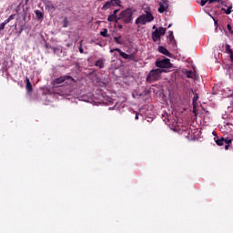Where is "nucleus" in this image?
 Masks as SVG:
<instances>
[{"mask_svg": "<svg viewBox=\"0 0 233 233\" xmlns=\"http://www.w3.org/2000/svg\"><path fill=\"white\" fill-rule=\"evenodd\" d=\"M226 54H229V56H230L231 54H233V50H232V48L230 47V45H228V44H226Z\"/></svg>", "mask_w": 233, "mask_h": 233, "instance_id": "nucleus-21", "label": "nucleus"}, {"mask_svg": "<svg viewBox=\"0 0 233 233\" xmlns=\"http://www.w3.org/2000/svg\"><path fill=\"white\" fill-rule=\"evenodd\" d=\"M78 50H79L80 54H85V50L83 49V40L80 41Z\"/></svg>", "mask_w": 233, "mask_h": 233, "instance_id": "nucleus-23", "label": "nucleus"}, {"mask_svg": "<svg viewBox=\"0 0 233 233\" xmlns=\"http://www.w3.org/2000/svg\"><path fill=\"white\" fill-rule=\"evenodd\" d=\"M158 52L164 56H167V57H172V53H170L165 46H159Z\"/></svg>", "mask_w": 233, "mask_h": 233, "instance_id": "nucleus-10", "label": "nucleus"}, {"mask_svg": "<svg viewBox=\"0 0 233 233\" xmlns=\"http://www.w3.org/2000/svg\"><path fill=\"white\" fill-rule=\"evenodd\" d=\"M113 52H118L119 56L123 57V59H128L130 57L128 54L121 51L119 48L111 49L110 53L113 54Z\"/></svg>", "mask_w": 233, "mask_h": 233, "instance_id": "nucleus-8", "label": "nucleus"}, {"mask_svg": "<svg viewBox=\"0 0 233 233\" xmlns=\"http://www.w3.org/2000/svg\"><path fill=\"white\" fill-rule=\"evenodd\" d=\"M159 77H161V69H153L148 73L146 81L147 83H154V81H157Z\"/></svg>", "mask_w": 233, "mask_h": 233, "instance_id": "nucleus-4", "label": "nucleus"}, {"mask_svg": "<svg viewBox=\"0 0 233 233\" xmlns=\"http://www.w3.org/2000/svg\"><path fill=\"white\" fill-rule=\"evenodd\" d=\"M65 21H68V19H67V18H65Z\"/></svg>", "mask_w": 233, "mask_h": 233, "instance_id": "nucleus-39", "label": "nucleus"}, {"mask_svg": "<svg viewBox=\"0 0 233 233\" xmlns=\"http://www.w3.org/2000/svg\"><path fill=\"white\" fill-rule=\"evenodd\" d=\"M112 8V5H110V1H107L103 6L102 10L106 11L108 9Z\"/></svg>", "mask_w": 233, "mask_h": 233, "instance_id": "nucleus-17", "label": "nucleus"}, {"mask_svg": "<svg viewBox=\"0 0 233 233\" xmlns=\"http://www.w3.org/2000/svg\"><path fill=\"white\" fill-rule=\"evenodd\" d=\"M186 76H187V77H188L189 79H192V77H194V72H192V71H187V72H186Z\"/></svg>", "mask_w": 233, "mask_h": 233, "instance_id": "nucleus-24", "label": "nucleus"}, {"mask_svg": "<svg viewBox=\"0 0 233 233\" xmlns=\"http://www.w3.org/2000/svg\"><path fill=\"white\" fill-rule=\"evenodd\" d=\"M3 23L6 25H8V23H10V20L7 18Z\"/></svg>", "mask_w": 233, "mask_h": 233, "instance_id": "nucleus-33", "label": "nucleus"}, {"mask_svg": "<svg viewBox=\"0 0 233 233\" xmlns=\"http://www.w3.org/2000/svg\"><path fill=\"white\" fill-rule=\"evenodd\" d=\"M154 21V14L150 7L144 8V14L140 15L135 21V25L137 26L145 25L147 23H152Z\"/></svg>", "mask_w": 233, "mask_h": 233, "instance_id": "nucleus-1", "label": "nucleus"}, {"mask_svg": "<svg viewBox=\"0 0 233 233\" xmlns=\"http://www.w3.org/2000/svg\"><path fill=\"white\" fill-rule=\"evenodd\" d=\"M66 46H67V48H70V46H72V43L66 44Z\"/></svg>", "mask_w": 233, "mask_h": 233, "instance_id": "nucleus-35", "label": "nucleus"}, {"mask_svg": "<svg viewBox=\"0 0 233 233\" xmlns=\"http://www.w3.org/2000/svg\"><path fill=\"white\" fill-rule=\"evenodd\" d=\"M118 12H119V9H115L112 15H115L116 17H119V16H117Z\"/></svg>", "mask_w": 233, "mask_h": 233, "instance_id": "nucleus-28", "label": "nucleus"}, {"mask_svg": "<svg viewBox=\"0 0 233 233\" xmlns=\"http://www.w3.org/2000/svg\"><path fill=\"white\" fill-rule=\"evenodd\" d=\"M111 7L112 6H121V0H111L109 1Z\"/></svg>", "mask_w": 233, "mask_h": 233, "instance_id": "nucleus-16", "label": "nucleus"}, {"mask_svg": "<svg viewBox=\"0 0 233 233\" xmlns=\"http://www.w3.org/2000/svg\"><path fill=\"white\" fill-rule=\"evenodd\" d=\"M228 140V138L221 137L217 139L215 142L218 147H223V145H225V143H227Z\"/></svg>", "mask_w": 233, "mask_h": 233, "instance_id": "nucleus-12", "label": "nucleus"}, {"mask_svg": "<svg viewBox=\"0 0 233 233\" xmlns=\"http://www.w3.org/2000/svg\"><path fill=\"white\" fill-rule=\"evenodd\" d=\"M168 28H170V25H168Z\"/></svg>", "mask_w": 233, "mask_h": 233, "instance_id": "nucleus-40", "label": "nucleus"}, {"mask_svg": "<svg viewBox=\"0 0 233 233\" xmlns=\"http://www.w3.org/2000/svg\"><path fill=\"white\" fill-rule=\"evenodd\" d=\"M167 10H168V0H161L158 7L159 14H165Z\"/></svg>", "mask_w": 233, "mask_h": 233, "instance_id": "nucleus-7", "label": "nucleus"}, {"mask_svg": "<svg viewBox=\"0 0 233 233\" xmlns=\"http://www.w3.org/2000/svg\"><path fill=\"white\" fill-rule=\"evenodd\" d=\"M25 90L27 92H32V83H30V78L28 76L25 77Z\"/></svg>", "mask_w": 233, "mask_h": 233, "instance_id": "nucleus-11", "label": "nucleus"}, {"mask_svg": "<svg viewBox=\"0 0 233 233\" xmlns=\"http://www.w3.org/2000/svg\"><path fill=\"white\" fill-rule=\"evenodd\" d=\"M105 63H106V59H105V57H101L95 62V66H97L100 69L105 68Z\"/></svg>", "mask_w": 233, "mask_h": 233, "instance_id": "nucleus-9", "label": "nucleus"}, {"mask_svg": "<svg viewBox=\"0 0 233 233\" xmlns=\"http://www.w3.org/2000/svg\"><path fill=\"white\" fill-rule=\"evenodd\" d=\"M156 66H157V68H172V64L170 63V59L164 58L162 60H157L156 62Z\"/></svg>", "mask_w": 233, "mask_h": 233, "instance_id": "nucleus-6", "label": "nucleus"}, {"mask_svg": "<svg viewBox=\"0 0 233 233\" xmlns=\"http://www.w3.org/2000/svg\"><path fill=\"white\" fill-rule=\"evenodd\" d=\"M222 11L224 14H227V15H230V14H232V5L228 6V8L222 7Z\"/></svg>", "mask_w": 233, "mask_h": 233, "instance_id": "nucleus-14", "label": "nucleus"}, {"mask_svg": "<svg viewBox=\"0 0 233 233\" xmlns=\"http://www.w3.org/2000/svg\"><path fill=\"white\" fill-rule=\"evenodd\" d=\"M156 28H157V27H156V25H154V26H153V30H156Z\"/></svg>", "mask_w": 233, "mask_h": 233, "instance_id": "nucleus-38", "label": "nucleus"}, {"mask_svg": "<svg viewBox=\"0 0 233 233\" xmlns=\"http://www.w3.org/2000/svg\"><path fill=\"white\" fill-rule=\"evenodd\" d=\"M136 10L132 8H127L121 11L118 15L119 21H122L124 25H130L134 21V14Z\"/></svg>", "mask_w": 233, "mask_h": 233, "instance_id": "nucleus-2", "label": "nucleus"}, {"mask_svg": "<svg viewBox=\"0 0 233 233\" xmlns=\"http://www.w3.org/2000/svg\"><path fill=\"white\" fill-rule=\"evenodd\" d=\"M199 99V96H198V93H195L194 97H193V103H196Z\"/></svg>", "mask_w": 233, "mask_h": 233, "instance_id": "nucleus-26", "label": "nucleus"}, {"mask_svg": "<svg viewBox=\"0 0 233 233\" xmlns=\"http://www.w3.org/2000/svg\"><path fill=\"white\" fill-rule=\"evenodd\" d=\"M189 94H194V89H190Z\"/></svg>", "mask_w": 233, "mask_h": 233, "instance_id": "nucleus-37", "label": "nucleus"}, {"mask_svg": "<svg viewBox=\"0 0 233 233\" xmlns=\"http://www.w3.org/2000/svg\"><path fill=\"white\" fill-rule=\"evenodd\" d=\"M107 21H108V23H114V21L116 23H117V21H119V19L117 16H115L114 15H109L107 17Z\"/></svg>", "mask_w": 233, "mask_h": 233, "instance_id": "nucleus-13", "label": "nucleus"}, {"mask_svg": "<svg viewBox=\"0 0 233 233\" xmlns=\"http://www.w3.org/2000/svg\"><path fill=\"white\" fill-rule=\"evenodd\" d=\"M74 82H76V79L72 76H63L53 80L52 85L57 88V86H63L64 85H72Z\"/></svg>", "mask_w": 233, "mask_h": 233, "instance_id": "nucleus-3", "label": "nucleus"}, {"mask_svg": "<svg viewBox=\"0 0 233 233\" xmlns=\"http://www.w3.org/2000/svg\"><path fill=\"white\" fill-rule=\"evenodd\" d=\"M128 59H129L130 61H136V55H134V54L129 55Z\"/></svg>", "mask_w": 233, "mask_h": 233, "instance_id": "nucleus-25", "label": "nucleus"}, {"mask_svg": "<svg viewBox=\"0 0 233 233\" xmlns=\"http://www.w3.org/2000/svg\"><path fill=\"white\" fill-rule=\"evenodd\" d=\"M35 15H36L37 19H43V13L41 11L36 10Z\"/></svg>", "mask_w": 233, "mask_h": 233, "instance_id": "nucleus-22", "label": "nucleus"}, {"mask_svg": "<svg viewBox=\"0 0 233 233\" xmlns=\"http://www.w3.org/2000/svg\"><path fill=\"white\" fill-rule=\"evenodd\" d=\"M208 0H201V2H200V6H205V5H207V2H208Z\"/></svg>", "mask_w": 233, "mask_h": 233, "instance_id": "nucleus-29", "label": "nucleus"}, {"mask_svg": "<svg viewBox=\"0 0 233 233\" xmlns=\"http://www.w3.org/2000/svg\"><path fill=\"white\" fill-rule=\"evenodd\" d=\"M100 35H102V37H108V29L104 28L103 31L100 32Z\"/></svg>", "mask_w": 233, "mask_h": 233, "instance_id": "nucleus-20", "label": "nucleus"}, {"mask_svg": "<svg viewBox=\"0 0 233 233\" xmlns=\"http://www.w3.org/2000/svg\"><path fill=\"white\" fill-rule=\"evenodd\" d=\"M227 28H228L229 34H233L232 25H230V24H228Z\"/></svg>", "mask_w": 233, "mask_h": 233, "instance_id": "nucleus-27", "label": "nucleus"}, {"mask_svg": "<svg viewBox=\"0 0 233 233\" xmlns=\"http://www.w3.org/2000/svg\"><path fill=\"white\" fill-rule=\"evenodd\" d=\"M209 5H212V3H219V0H208Z\"/></svg>", "mask_w": 233, "mask_h": 233, "instance_id": "nucleus-31", "label": "nucleus"}, {"mask_svg": "<svg viewBox=\"0 0 233 233\" xmlns=\"http://www.w3.org/2000/svg\"><path fill=\"white\" fill-rule=\"evenodd\" d=\"M135 119L136 120L139 119V115L137 113L136 114Z\"/></svg>", "mask_w": 233, "mask_h": 233, "instance_id": "nucleus-36", "label": "nucleus"}, {"mask_svg": "<svg viewBox=\"0 0 233 233\" xmlns=\"http://www.w3.org/2000/svg\"><path fill=\"white\" fill-rule=\"evenodd\" d=\"M5 26H6L4 23L0 24V32L1 30H5Z\"/></svg>", "mask_w": 233, "mask_h": 233, "instance_id": "nucleus-32", "label": "nucleus"}, {"mask_svg": "<svg viewBox=\"0 0 233 233\" xmlns=\"http://www.w3.org/2000/svg\"><path fill=\"white\" fill-rule=\"evenodd\" d=\"M165 34H167V28H156V30L153 31L151 35L152 40L154 43H157V41H161V35H165Z\"/></svg>", "mask_w": 233, "mask_h": 233, "instance_id": "nucleus-5", "label": "nucleus"}, {"mask_svg": "<svg viewBox=\"0 0 233 233\" xmlns=\"http://www.w3.org/2000/svg\"><path fill=\"white\" fill-rule=\"evenodd\" d=\"M7 19H8L9 21H12V20L15 19V14L11 15Z\"/></svg>", "mask_w": 233, "mask_h": 233, "instance_id": "nucleus-30", "label": "nucleus"}, {"mask_svg": "<svg viewBox=\"0 0 233 233\" xmlns=\"http://www.w3.org/2000/svg\"><path fill=\"white\" fill-rule=\"evenodd\" d=\"M232 145H233L232 139L226 140L225 150H228V148H230Z\"/></svg>", "mask_w": 233, "mask_h": 233, "instance_id": "nucleus-19", "label": "nucleus"}, {"mask_svg": "<svg viewBox=\"0 0 233 233\" xmlns=\"http://www.w3.org/2000/svg\"><path fill=\"white\" fill-rule=\"evenodd\" d=\"M114 41L116 43V45H124V41L121 40V35L115 36Z\"/></svg>", "mask_w": 233, "mask_h": 233, "instance_id": "nucleus-18", "label": "nucleus"}, {"mask_svg": "<svg viewBox=\"0 0 233 233\" xmlns=\"http://www.w3.org/2000/svg\"><path fill=\"white\" fill-rule=\"evenodd\" d=\"M117 28H118V30H123V25H118Z\"/></svg>", "mask_w": 233, "mask_h": 233, "instance_id": "nucleus-34", "label": "nucleus"}, {"mask_svg": "<svg viewBox=\"0 0 233 233\" xmlns=\"http://www.w3.org/2000/svg\"><path fill=\"white\" fill-rule=\"evenodd\" d=\"M169 43L173 45V46H176V38H174V33L169 32Z\"/></svg>", "mask_w": 233, "mask_h": 233, "instance_id": "nucleus-15", "label": "nucleus"}]
</instances>
